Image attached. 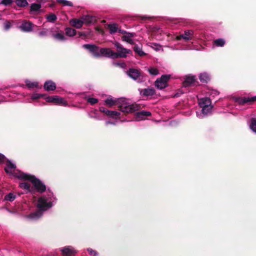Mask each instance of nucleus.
Listing matches in <instances>:
<instances>
[{
  "instance_id": "obj_1",
  "label": "nucleus",
  "mask_w": 256,
  "mask_h": 256,
  "mask_svg": "<svg viewBox=\"0 0 256 256\" xmlns=\"http://www.w3.org/2000/svg\"><path fill=\"white\" fill-rule=\"evenodd\" d=\"M4 170L8 174L14 177L22 180H29L33 184L36 189L40 192H43L46 189V186L40 180L34 176L23 173L16 170V165L10 161L7 162Z\"/></svg>"
},
{
  "instance_id": "obj_2",
  "label": "nucleus",
  "mask_w": 256,
  "mask_h": 256,
  "mask_svg": "<svg viewBox=\"0 0 256 256\" xmlns=\"http://www.w3.org/2000/svg\"><path fill=\"white\" fill-rule=\"evenodd\" d=\"M52 206L51 200L46 196H42L38 200V207L40 209L37 212L31 214L29 218L36 220L40 218L42 214V211L46 210Z\"/></svg>"
},
{
  "instance_id": "obj_3",
  "label": "nucleus",
  "mask_w": 256,
  "mask_h": 256,
  "mask_svg": "<svg viewBox=\"0 0 256 256\" xmlns=\"http://www.w3.org/2000/svg\"><path fill=\"white\" fill-rule=\"evenodd\" d=\"M118 108L119 110L125 114L132 113L141 108V106L140 104H128L126 102H123L122 104H119L118 106Z\"/></svg>"
},
{
  "instance_id": "obj_4",
  "label": "nucleus",
  "mask_w": 256,
  "mask_h": 256,
  "mask_svg": "<svg viewBox=\"0 0 256 256\" xmlns=\"http://www.w3.org/2000/svg\"><path fill=\"white\" fill-rule=\"evenodd\" d=\"M115 47L116 48L117 52H115V58H126L127 54H132V51L126 48L118 42L114 43Z\"/></svg>"
},
{
  "instance_id": "obj_5",
  "label": "nucleus",
  "mask_w": 256,
  "mask_h": 256,
  "mask_svg": "<svg viewBox=\"0 0 256 256\" xmlns=\"http://www.w3.org/2000/svg\"><path fill=\"white\" fill-rule=\"evenodd\" d=\"M170 76L164 74L155 82V86L158 89L162 90L168 86V82L170 79Z\"/></svg>"
},
{
  "instance_id": "obj_6",
  "label": "nucleus",
  "mask_w": 256,
  "mask_h": 256,
  "mask_svg": "<svg viewBox=\"0 0 256 256\" xmlns=\"http://www.w3.org/2000/svg\"><path fill=\"white\" fill-rule=\"evenodd\" d=\"M234 102L240 105L252 104L256 102V96L252 97H236Z\"/></svg>"
},
{
  "instance_id": "obj_7",
  "label": "nucleus",
  "mask_w": 256,
  "mask_h": 256,
  "mask_svg": "<svg viewBox=\"0 0 256 256\" xmlns=\"http://www.w3.org/2000/svg\"><path fill=\"white\" fill-rule=\"evenodd\" d=\"M211 105V100L208 98H204L200 100V106L202 108L203 114H207L210 110L212 108Z\"/></svg>"
},
{
  "instance_id": "obj_8",
  "label": "nucleus",
  "mask_w": 256,
  "mask_h": 256,
  "mask_svg": "<svg viewBox=\"0 0 256 256\" xmlns=\"http://www.w3.org/2000/svg\"><path fill=\"white\" fill-rule=\"evenodd\" d=\"M128 76L134 80L138 82L141 80L140 78L142 76L143 72L140 70L133 68H130L127 72Z\"/></svg>"
},
{
  "instance_id": "obj_9",
  "label": "nucleus",
  "mask_w": 256,
  "mask_h": 256,
  "mask_svg": "<svg viewBox=\"0 0 256 256\" xmlns=\"http://www.w3.org/2000/svg\"><path fill=\"white\" fill-rule=\"evenodd\" d=\"M83 48L88 50L95 57H100L99 48L95 44H85L83 45Z\"/></svg>"
},
{
  "instance_id": "obj_10",
  "label": "nucleus",
  "mask_w": 256,
  "mask_h": 256,
  "mask_svg": "<svg viewBox=\"0 0 256 256\" xmlns=\"http://www.w3.org/2000/svg\"><path fill=\"white\" fill-rule=\"evenodd\" d=\"M100 56H104L112 58H115V52L110 48H101L99 51Z\"/></svg>"
},
{
  "instance_id": "obj_11",
  "label": "nucleus",
  "mask_w": 256,
  "mask_h": 256,
  "mask_svg": "<svg viewBox=\"0 0 256 256\" xmlns=\"http://www.w3.org/2000/svg\"><path fill=\"white\" fill-rule=\"evenodd\" d=\"M44 99L46 102H52L56 104H62L64 102L63 98H60L56 96H46Z\"/></svg>"
},
{
  "instance_id": "obj_12",
  "label": "nucleus",
  "mask_w": 256,
  "mask_h": 256,
  "mask_svg": "<svg viewBox=\"0 0 256 256\" xmlns=\"http://www.w3.org/2000/svg\"><path fill=\"white\" fill-rule=\"evenodd\" d=\"M34 25L30 22L24 21L20 26V30L24 32H30L32 30Z\"/></svg>"
},
{
  "instance_id": "obj_13",
  "label": "nucleus",
  "mask_w": 256,
  "mask_h": 256,
  "mask_svg": "<svg viewBox=\"0 0 256 256\" xmlns=\"http://www.w3.org/2000/svg\"><path fill=\"white\" fill-rule=\"evenodd\" d=\"M52 36L57 40H62L64 39V34L62 30H60L57 26L52 28Z\"/></svg>"
},
{
  "instance_id": "obj_14",
  "label": "nucleus",
  "mask_w": 256,
  "mask_h": 256,
  "mask_svg": "<svg viewBox=\"0 0 256 256\" xmlns=\"http://www.w3.org/2000/svg\"><path fill=\"white\" fill-rule=\"evenodd\" d=\"M152 114L148 111L142 110L136 113V120H140L145 119L146 116H151Z\"/></svg>"
},
{
  "instance_id": "obj_15",
  "label": "nucleus",
  "mask_w": 256,
  "mask_h": 256,
  "mask_svg": "<svg viewBox=\"0 0 256 256\" xmlns=\"http://www.w3.org/2000/svg\"><path fill=\"white\" fill-rule=\"evenodd\" d=\"M78 252V250L72 246H65V256H75Z\"/></svg>"
},
{
  "instance_id": "obj_16",
  "label": "nucleus",
  "mask_w": 256,
  "mask_h": 256,
  "mask_svg": "<svg viewBox=\"0 0 256 256\" xmlns=\"http://www.w3.org/2000/svg\"><path fill=\"white\" fill-rule=\"evenodd\" d=\"M196 81L195 76H186L184 80L182 82L184 87L190 86Z\"/></svg>"
},
{
  "instance_id": "obj_17",
  "label": "nucleus",
  "mask_w": 256,
  "mask_h": 256,
  "mask_svg": "<svg viewBox=\"0 0 256 256\" xmlns=\"http://www.w3.org/2000/svg\"><path fill=\"white\" fill-rule=\"evenodd\" d=\"M81 18L82 20V21H84V24H88L96 22V16L90 15L83 16Z\"/></svg>"
},
{
  "instance_id": "obj_18",
  "label": "nucleus",
  "mask_w": 256,
  "mask_h": 256,
  "mask_svg": "<svg viewBox=\"0 0 256 256\" xmlns=\"http://www.w3.org/2000/svg\"><path fill=\"white\" fill-rule=\"evenodd\" d=\"M44 88L47 91L54 90L56 88V85L52 80H48L45 82Z\"/></svg>"
},
{
  "instance_id": "obj_19",
  "label": "nucleus",
  "mask_w": 256,
  "mask_h": 256,
  "mask_svg": "<svg viewBox=\"0 0 256 256\" xmlns=\"http://www.w3.org/2000/svg\"><path fill=\"white\" fill-rule=\"evenodd\" d=\"M140 94L144 96H152L155 94V90L154 88H148L142 89Z\"/></svg>"
},
{
  "instance_id": "obj_20",
  "label": "nucleus",
  "mask_w": 256,
  "mask_h": 256,
  "mask_svg": "<svg viewBox=\"0 0 256 256\" xmlns=\"http://www.w3.org/2000/svg\"><path fill=\"white\" fill-rule=\"evenodd\" d=\"M70 23L72 26L76 27L77 28H80L82 26L84 21H82V18L72 19L70 21Z\"/></svg>"
},
{
  "instance_id": "obj_21",
  "label": "nucleus",
  "mask_w": 256,
  "mask_h": 256,
  "mask_svg": "<svg viewBox=\"0 0 256 256\" xmlns=\"http://www.w3.org/2000/svg\"><path fill=\"white\" fill-rule=\"evenodd\" d=\"M199 79L202 83H208L210 80V78L207 73L204 72L200 74Z\"/></svg>"
},
{
  "instance_id": "obj_22",
  "label": "nucleus",
  "mask_w": 256,
  "mask_h": 256,
  "mask_svg": "<svg viewBox=\"0 0 256 256\" xmlns=\"http://www.w3.org/2000/svg\"><path fill=\"white\" fill-rule=\"evenodd\" d=\"M105 104L109 107H112L113 106L118 105L120 102L119 100H114L112 98H108L105 100Z\"/></svg>"
},
{
  "instance_id": "obj_23",
  "label": "nucleus",
  "mask_w": 256,
  "mask_h": 256,
  "mask_svg": "<svg viewBox=\"0 0 256 256\" xmlns=\"http://www.w3.org/2000/svg\"><path fill=\"white\" fill-rule=\"evenodd\" d=\"M133 48L134 52L140 56H144L146 54L138 44H135Z\"/></svg>"
},
{
  "instance_id": "obj_24",
  "label": "nucleus",
  "mask_w": 256,
  "mask_h": 256,
  "mask_svg": "<svg viewBox=\"0 0 256 256\" xmlns=\"http://www.w3.org/2000/svg\"><path fill=\"white\" fill-rule=\"evenodd\" d=\"M184 34L186 41L191 40L192 38L194 31L192 30H185Z\"/></svg>"
},
{
  "instance_id": "obj_25",
  "label": "nucleus",
  "mask_w": 256,
  "mask_h": 256,
  "mask_svg": "<svg viewBox=\"0 0 256 256\" xmlns=\"http://www.w3.org/2000/svg\"><path fill=\"white\" fill-rule=\"evenodd\" d=\"M76 31L72 28H65V34L69 36H72L76 34Z\"/></svg>"
},
{
  "instance_id": "obj_26",
  "label": "nucleus",
  "mask_w": 256,
  "mask_h": 256,
  "mask_svg": "<svg viewBox=\"0 0 256 256\" xmlns=\"http://www.w3.org/2000/svg\"><path fill=\"white\" fill-rule=\"evenodd\" d=\"M108 28L111 34L116 32L118 30V24H110L108 25Z\"/></svg>"
},
{
  "instance_id": "obj_27",
  "label": "nucleus",
  "mask_w": 256,
  "mask_h": 256,
  "mask_svg": "<svg viewBox=\"0 0 256 256\" xmlns=\"http://www.w3.org/2000/svg\"><path fill=\"white\" fill-rule=\"evenodd\" d=\"M213 43L216 46L222 47L224 45L226 41L224 39L220 38L214 40Z\"/></svg>"
},
{
  "instance_id": "obj_28",
  "label": "nucleus",
  "mask_w": 256,
  "mask_h": 256,
  "mask_svg": "<svg viewBox=\"0 0 256 256\" xmlns=\"http://www.w3.org/2000/svg\"><path fill=\"white\" fill-rule=\"evenodd\" d=\"M26 86L30 88H38V82H32L28 80H26L25 82Z\"/></svg>"
},
{
  "instance_id": "obj_29",
  "label": "nucleus",
  "mask_w": 256,
  "mask_h": 256,
  "mask_svg": "<svg viewBox=\"0 0 256 256\" xmlns=\"http://www.w3.org/2000/svg\"><path fill=\"white\" fill-rule=\"evenodd\" d=\"M30 184L28 182H24L20 184V187L24 190L27 191H30Z\"/></svg>"
},
{
  "instance_id": "obj_30",
  "label": "nucleus",
  "mask_w": 256,
  "mask_h": 256,
  "mask_svg": "<svg viewBox=\"0 0 256 256\" xmlns=\"http://www.w3.org/2000/svg\"><path fill=\"white\" fill-rule=\"evenodd\" d=\"M16 198V196L15 194L13 193L10 192L5 196L4 200L10 202H12L15 200Z\"/></svg>"
},
{
  "instance_id": "obj_31",
  "label": "nucleus",
  "mask_w": 256,
  "mask_h": 256,
  "mask_svg": "<svg viewBox=\"0 0 256 256\" xmlns=\"http://www.w3.org/2000/svg\"><path fill=\"white\" fill-rule=\"evenodd\" d=\"M120 115V112L110 110L108 116L112 118H116L119 117Z\"/></svg>"
},
{
  "instance_id": "obj_32",
  "label": "nucleus",
  "mask_w": 256,
  "mask_h": 256,
  "mask_svg": "<svg viewBox=\"0 0 256 256\" xmlns=\"http://www.w3.org/2000/svg\"><path fill=\"white\" fill-rule=\"evenodd\" d=\"M148 71L151 75L156 76L159 74L158 70L155 68H150L148 69Z\"/></svg>"
},
{
  "instance_id": "obj_33",
  "label": "nucleus",
  "mask_w": 256,
  "mask_h": 256,
  "mask_svg": "<svg viewBox=\"0 0 256 256\" xmlns=\"http://www.w3.org/2000/svg\"><path fill=\"white\" fill-rule=\"evenodd\" d=\"M16 3L18 6H26L28 5V2L26 0H16Z\"/></svg>"
},
{
  "instance_id": "obj_34",
  "label": "nucleus",
  "mask_w": 256,
  "mask_h": 256,
  "mask_svg": "<svg viewBox=\"0 0 256 256\" xmlns=\"http://www.w3.org/2000/svg\"><path fill=\"white\" fill-rule=\"evenodd\" d=\"M40 8H41L40 4H38L34 3L31 5L30 9H31V10L36 11V10H40Z\"/></svg>"
},
{
  "instance_id": "obj_35",
  "label": "nucleus",
  "mask_w": 256,
  "mask_h": 256,
  "mask_svg": "<svg viewBox=\"0 0 256 256\" xmlns=\"http://www.w3.org/2000/svg\"><path fill=\"white\" fill-rule=\"evenodd\" d=\"M48 22H53L56 20V16L54 14H50L46 16Z\"/></svg>"
},
{
  "instance_id": "obj_36",
  "label": "nucleus",
  "mask_w": 256,
  "mask_h": 256,
  "mask_svg": "<svg viewBox=\"0 0 256 256\" xmlns=\"http://www.w3.org/2000/svg\"><path fill=\"white\" fill-rule=\"evenodd\" d=\"M250 128L254 132H256V118L252 119L251 124H250Z\"/></svg>"
},
{
  "instance_id": "obj_37",
  "label": "nucleus",
  "mask_w": 256,
  "mask_h": 256,
  "mask_svg": "<svg viewBox=\"0 0 256 256\" xmlns=\"http://www.w3.org/2000/svg\"><path fill=\"white\" fill-rule=\"evenodd\" d=\"M88 102L94 105L98 102V100L94 98H90L88 99Z\"/></svg>"
},
{
  "instance_id": "obj_38",
  "label": "nucleus",
  "mask_w": 256,
  "mask_h": 256,
  "mask_svg": "<svg viewBox=\"0 0 256 256\" xmlns=\"http://www.w3.org/2000/svg\"><path fill=\"white\" fill-rule=\"evenodd\" d=\"M14 0H2L0 4L5 6H8Z\"/></svg>"
},
{
  "instance_id": "obj_39",
  "label": "nucleus",
  "mask_w": 256,
  "mask_h": 256,
  "mask_svg": "<svg viewBox=\"0 0 256 256\" xmlns=\"http://www.w3.org/2000/svg\"><path fill=\"white\" fill-rule=\"evenodd\" d=\"M44 96V95L39 94H34L32 96V100H36Z\"/></svg>"
},
{
  "instance_id": "obj_40",
  "label": "nucleus",
  "mask_w": 256,
  "mask_h": 256,
  "mask_svg": "<svg viewBox=\"0 0 256 256\" xmlns=\"http://www.w3.org/2000/svg\"><path fill=\"white\" fill-rule=\"evenodd\" d=\"M88 252L89 254L92 256H96L98 254V253L96 251H95L91 248H88Z\"/></svg>"
},
{
  "instance_id": "obj_41",
  "label": "nucleus",
  "mask_w": 256,
  "mask_h": 256,
  "mask_svg": "<svg viewBox=\"0 0 256 256\" xmlns=\"http://www.w3.org/2000/svg\"><path fill=\"white\" fill-rule=\"evenodd\" d=\"M122 39L123 41H125L128 42V40L131 39V38H130L129 36H128V34H125V35H124L122 36Z\"/></svg>"
},
{
  "instance_id": "obj_42",
  "label": "nucleus",
  "mask_w": 256,
  "mask_h": 256,
  "mask_svg": "<svg viewBox=\"0 0 256 256\" xmlns=\"http://www.w3.org/2000/svg\"><path fill=\"white\" fill-rule=\"evenodd\" d=\"M4 26L6 30H8L11 26L10 23L8 22H6Z\"/></svg>"
},
{
  "instance_id": "obj_43",
  "label": "nucleus",
  "mask_w": 256,
  "mask_h": 256,
  "mask_svg": "<svg viewBox=\"0 0 256 256\" xmlns=\"http://www.w3.org/2000/svg\"><path fill=\"white\" fill-rule=\"evenodd\" d=\"M176 39L178 40H180L182 39H184V34H180L179 36H178L176 37Z\"/></svg>"
},
{
  "instance_id": "obj_44",
  "label": "nucleus",
  "mask_w": 256,
  "mask_h": 256,
  "mask_svg": "<svg viewBox=\"0 0 256 256\" xmlns=\"http://www.w3.org/2000/svg\"><path fill=\"white\" fill-rule=\"evenodd\" d=\"M47 31L46 30H42L39 32V36H45L46 35Z\"/></svg>"
},
{
  "instance_id": "obj_45",
  "label": "nucleus",
  "mask_w": 256,
  "mask_h": 256,
  "mask_svg": "<svg viewBox=\"0 0 256 256\" xmlns=\"http://www.w3.org/2000/svg\"><path fill=\"white\" fill-rule=\"evenodd\" d=\"M72 6L73 4L71 2L65 0V6Z\"/></svg>"
},
{
  "instance_id": "obj_46",
  "label": "nucleus",
  "mask_w": 256,
  "mask_h": 256,
  "mask_svg": "<svg viewBox=\"0 0 256 256\" xmlns=\"http://www.w3.org/2000/svg\"><path fill=\"white\" fill-rule=\"evenodd\" d=\"M108 109H106V108H105L104 107H103V106H101L100 108V111L104 114H105L106 112V110H107Z\"/></svg>"
},
{
  "instance_id": "obj_47",
  "label": "nucleus",
  "mask_w": 256,
  "mask_h": 256,
  "mask_svg": "<svg viewBox=\"0 0 256 256\" xmlns=\"http://www.w3.org/2000/svg\"><path fill=\"white\" fill-rule=\"evenodd\" d=\"M126 34L128 35V36H129L130 38H131L133 37H134L135 36H136V34L135 33H134V32H127V34Z\"/></svg>"
},
{
  "instance_id": "obj_48",
  "label": "nucleus",
  "mask_w": 256,
  "mask_h": 256,
  "mask_svg": "<svg viewBox=\"0 0 256 256\" xmlns=\"http://www.w3.org/2000/svg\"><path fill=\"white\" fill-rule=\"evenodd\" d=\"M118 32L120 33V34H124V35L125 34H127V32L126 31L124 30H122V29H118Z\"/></svg>"
},
{
  "instance_id": "obj_49",
  "label": "nucleus",
  "mask_w": 256,
  "mask_h": 256,
  "mask_svg": "<svg viewBox=\"0 0 256 256\" xmlns=\"http://www.w3.org/2000/svg\"><path fill=\"white\" fill-rule=\"evenodd\" d=\"M182 94L181 91L178 92L176 93L174 96V98H178L180 96V95Z\"/></svg>"
},
{
  "instance_id": "obj_50",
  "label": "nucleus",
  "mask_w": 256,
  "mask_h": 256,
  "mask_svg": "<svg viewBox=\"0 0 256 256\" xmlns=\"http://www.w3.org/2000/svg\"><path fill=\"white\" fill-rule=\"evenodd\" d=\"M4 159L5 156L3 154H0V163L3 162L4 160Z\"/></svg>"
},
{
  "instance_id": "obj_51",
  "label": "nucleus",
  "mask_w": 256,
  "mask_h": 256,
  "mask_svg": "<svg viewBox=\"0 0 256 256\" xmlns=\"http://www.w3.org/2000/svg\"><path fill=\"white\" fill-rule=\"evenodd\" d=\"M162 32V30L160 28H154V29L153 30V32Z\"/></svg>"
},
{
  "instance_id": "obj_52",
  "label": "nucleus",
  "mask_w": 256,
  "mask_h": 256,
  "mask_svg": "<svg viewBox=\"0 0 256 256\" xmlns=\"http://www.w3.org/2000/svg\"><path fill=\"white\" fill-rule=\"evenodd\" d=\"M128 44H134V40L131 38L130 40H128Z\"/></svg>"
},
{
  "instance_id": "obj_53",
  "label": "nucleus",
  "mask_w": 256,
  "mask_h": 256,
  "mask_svg": "<svg viewBox=\"0 0 256 256\" xmlns=\"http://www.w3.org/2000/svg\"><path fill=\"white\" fill-rule=\"evenodd\" d=\"M86 36V34H84V32H78V37L81 36Z\"/></svg>"
},
{
  "instance_id": "obj_54",
  "label": "nucleus",
  "mask_w": 256,
  "mask_h": 256,
  "mask_svg": "<svg viewBox=\"0 0 256 256\" xmlns=\"http://www.w3.org/2000/svg\"><path fill=\"white\" fill-rule=\"evenodd\" d=\"M110 110H106V113H105V114H106V116H108L109 114H110Z\"/></svg>"
},
{
  "instance_id": "obj_55",
  "label": "nucleus",
  "mask_w": 256,
  "mask_h": 256,
  "mask_svg": "<svg viewBox=\"0 0 256 256\" xmlns=\"http://www.w3.org/2000/svg\"><path fill=\"white\" fill-rule=\"evenodd\" d=\"M152 44L154 46H160V45H158V44H156V43H152Z\"/></svg>"
},
{
  "instance_id": "obj_56",
  "label": "nucleus",
  "mask_w": 256,
  "mask_h": 256,
  "mask_svg": "<svg viewBox=\"0 0 256 256\" xmlns=\"http://www.w3.org/2000/svg\"><path fill=\"white\" fill-rule=\"evenodd\" d=\"M106 124H114V122H106Z\"/></svg>"
},
{
  "instance_id": "obj_57",
  "label": "nucleus",
  "mask_w": 256,
  "mask_h": 256,
  "mask_svg": "<svg viewBox=\"0 0 256 256\" xmlns=\"http://www.w3.org/2000/svg\"><path fill=\"white\" fill-rule=\"evenodd\" d=\"M61 251H62V254H64V248H62V249L61 250Z\"/></svg>"
},
{
  "instance_id": "obj_58",
  "label": "nucleus",
  "mask_w": 256,
  "mask_h": 256,
  "mask_svg": "<svg viewBox=\"0 0 256 256\" xmlns=\"http://www.w3.org/2000/svg\"><path fill=\"white\" fill-rule=\"evenodd\" d=\"M58 1L61 2H64V0H58Z\"/></svg>"
},
{
  "instance_id": "obj_59",
  "label": "nucleus",
  "mask_w": 256,
  "mask_h": 256,
  "mask_svg": "<svg viewBox=\"0 0 256 256\" xmlns=\"http://www.w3.org/2000/svg\"><path fill=\"white\" fill-rule=\"evenodd\" d=\"M125 66V64H124V63H122V66Z\"/></svg>"
},
{
  "instance_id": "obj_60",
  "label": "nucleus",
  "mask_w": 256,
  "mask_h": 256,
  "mask_svg": "<svg viewBox=\"0 0 256 256\" xmlns=\"http://www.w3.org/2000/svg\"><path fill=\"white\" fill-rule=\"evenodd\" d=\"M64 104H65V106H66V102H65Z\"/></svg>"
}]
</instances>
